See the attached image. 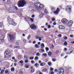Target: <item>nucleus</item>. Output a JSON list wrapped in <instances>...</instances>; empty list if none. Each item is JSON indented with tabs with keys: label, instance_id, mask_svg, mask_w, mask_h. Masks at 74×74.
I'll return each mask as SVG.
<instances>
[{
	"label": "nucleus",
	"instance_id": "nucleus-51",
	"mask_svg": "<svg viewBox=\"0 0 74 74\" xmlns=\"http://www.w3.org/2000/svg\"><path fill=\"white\" fill-rule=\"evenodd\" d=\"M54 48V46L52 45V47H51V49H53Z\"/></svg>",
	"mask_w": 74,
	"mask_h": 74
},
{
	"label": "nucleus",
	"instance_id": "nucleus-32",
	"mask_svg": "<svg viewBox=\"0 0 74 74\" xmlns=\"http://www.w3.org/2000/svg\"><path fill=\"white\" fill-rule=\"evenodd\" d=\"M43 55V56H47V54L45 53H44L42 54Z\"/></svg>",
	"mask_w": 74,
	"mask_h": 74
},
{
	"label": "nucleus",
	"instance_id": "nucleus-45",
	"mask_svg": "<svg viewBox=\"0 0 74 74\" xmlns=\"http://www.w3.org/2000/svg\"><path fill=\"white\" fill-rule=\"evenodd\" d=\"M14 7L15 8V10H18V8H17L16 6H14Z\"/></svg>",
	"mask_w": 74,
	"mask_h": 74
},
{
	"label": "nucleus",
	"instance_id": "nucleus-31",
	"mask_svg": "<svg viewBox=\"0 0 74 74\" xmlns=\"http://www.w3.org/2000/svg\"><path fill=\"white\" fill-rule=\"evenodd\" d=\"M4 71V70H2L1 71V72L0 73V74H3V73Z\"/></svg>",
	"mask_w": 74,
	"mask_h": 74
},
{
	"label": "nucleus",
	"instance_id": "nucleus-54",
	"mask_svg": "<svg viewBox=\"0 0 74 74\" xmlns=\"http://www.w3.org/2000/svg\"><path fill=\"white\" fill-rule=\"evenodd\" d=\"M14 61H15V63H16V62H17V59H15Z\"/></svg>",
	"mask_w": 74,
	"mask_h": 74
},
{
	"label": "nucleus",
	"instance_id": "nucleus-59",
	"mask_svg": "<svg viewBox=\"0 0 74 74\" xmlns=\"http://www.w3.org/2000/svg\"><path fill=\"white\" fill-rule=\"evenodd\" d=\"M55 20V19L54 18H53L52 19V21H54Z\"/></svg>",
	"mask_w": 74,
	"mask_h": 74
},
{
	"label": "nucleus",
	"instance_id": "nucleus-10",
	"mask_svg": "<svg viewBox=\"0 0 74 74\" xmlns=\"http://www.w3.org/2000/svg\"><path fill=\"white\" fill-rule=\"evenodd\" d=\"M61 22L63 23L66 24L67 22V20L65 18L61 20Z\"/></svg>",
	"mask_w": 74,
	"mask_h": 74
},
{
	"label": "nucleus",
	"instance_id": "nucleus-41",
	"mask_svg": "<svg viewBox=\"0 0 74 74\" xmlns=\"http://www.w3.org/2000/svg\"><path fill=\"white\" fill-rule=\"evenodd\" d=\"M42 63H43V66H45V65L46 64L44 62H43Z\"/></svg>",
	"mask_w": 74,
	"mask_h": 74
},
{
	"label": "nucleus",
	"instance_id": "nucleus-18",
	"mask_svg": "<svg viewBox=\"0 0 74 74\" xmlns=\"http://www.w3.org/2000/svg\"><path fill=\"white\" fill-rule=\"evenodd\" d=\"M9 11L10 12H12V13H15V11L12 10H9Z\"/></svg>",
	"mask_w": 74,
	"mask_h": 74
},
{
	"label": "nucleus",
	"instance_id": "nucleus-49",
	"mask_svg": "<svg viewBox=\"0 0 74 74\" xmlns=\"http://www.w3.org/2000/svg\"><path fill=\"white\" fill-rule=\"evenodd\" d=\"M20 63H21V64H22V63H23V61L21 60L20 61Z\"/></svg>",
	"mask_w": 74,
	"mask_h": 74
},
{
	"label": "nucleus",
	"instance_id": "nucleus-52",
	"mask_svg": "<svg viewBox=\"0 0 74 74\" xmlns=\"http://www.w3.org/2000/svg\"><path fill=\"white\" fill-rule=\"evenodd\" d=\"M5 73H8V70H6L5 71Z\"/></svg>",
	"mask_w": 74,
	"mask_h": 74
},
{
	"label": "nucleus",
	"instance_id": "nucleus-47",
	"mask_svg": "<svg viewBox=\"0 0 74 74\" xmlns=\"http://www.w3.org/2000/svg\"><path fill=\"white\" fill-rule=\"evenodd\" d=\"M30 37H31V36L29 35L28 36L27 38V39H30Z\"/></svg>",
	"mask_w": 74,
	"mask_h": 74
},
{
	"label": "nucleus",
	"instance_id": "nucleus-8",
	"mask_svg": "<svg viewBox=\"0 0 74 74\" xmlns=\"http://www.w3.org/2000/svg\"><path fill=\"white\" fill-rule=\"evenodd\" d=\"M9 36L10 38V40L11 41H12V40H14V35L10 34L9 35Z\"/></svg>",
	"mask_w": 74,
	"mask_h": 74
},
{
	"label": "nucleus",
	"instance_id": "nucleus-36",
	"mask_svg": "<svg viewBox=\"0 0 74 74\" xmlns=\"http://www.w3.org/2000/svg\"><path fill=\"white\" fill-rule=\"evenodd\" d=\"M31 63L32 64H33L34 63H35V62L33 60L31 61Z\"/></svg>",
	"mask_w": 74,
	"mask_h": 74
},
{
	"label": "nucleus",
	"instance_id": "nucleus-4",
	"mask_svg": "<svg viewBox=\"0 0 74 74\" xmlns=\"http://www.w3.org/2000/svg\"><path fill=\"white\" fill-rule=\"evenodd\" d=\"M8 22H10V25H14V26H16V24L12 21V19H11V18L10 17H8Z\"/></svg>",
	"mask_w": 74,
	"mask_h": 74
},
{
	"label": "nucleus",
	"instance_id": "nucleus-50",
	"mask_svg": "<svg viewBox=\"0 0 74 74\" xmlns=\"http://www.w3.org/2000/svg\"><path fill=\"white\" fill-rule=\"evenodd\" d=\"M24 58H25L26 59H27V57L26 56H24Z\"/></svg>",
	"mask_w": 74,
	"mask_h": 74
},
{
	"label": "nucleus",
	"instance_id": "nucleus-21",
	"mask_svg": "<svg viewBox=\"0 0 74 74\" xmlns=\"http://www.w3.org/2000/svg\"><path fill=\"white\" fill-rule=\"evenodd\" d=\"M39 37H40L38 36V35H36L35 36V38L36 39H38V38H39Z\"/></svg>",
	"mask_w": 74,
	"mask_h": 74
},
{
	"label": "nucleus",
	"instance_id": "nucleus-53",
	"mask_svg": "<svg viewBox=\"0 0 74 74\" xmlns=\"http://www.w3.org/2000/svg\"><path fill=\"white\" fill-rule=\"evenodd\" d=\"M45 13H46V14H47V13H48V11H47V10H45Z\"/></svg>",
	"mask_w": 74,
	"mask_h": 74
},
{
	"label": "nucleus",
	"instance_id": "nucleus-48",
	"mask_svg": "<svg viewBox=\"0 0 74 74\" xmlns=\"http://www.w3.org/2000/svg\"><path fill=\"white\" fill-rule=\"evenodd\" d=\"M30 21H31L32 22H33L34 20L32 19V18H30Z\"/></svg>",
	"mask_w": 74,
	"mask_h": 74
},
{
	"label": "nucleus",
	"instance_id": "nucleus-29",
	"mask_svg": "<svg viewBox=\"0 0 74 74\" xmlns=\"http://www.w3.org/2000/svg\"><path fill=\"white\" fill-rule=\"evenodd\" d=\"M51 10H54L55 9V8L53 6L51 7Z\"/></svg>",
	"mask_w": 74,
	"mask_h": 74
},
{
	"label": "nucleus",
	"instance_id": "nucleus-35",
	"mask_svg": "<svg viewBox=\"0 0 74 74\" xmlns=\"http://www.w3.org/2000/svg\"><path fill=\"white\" fill-rule=\"evenodd\" d=\"M33 59H34V58H33V57H31L30 58L29 60H33Z\"/></svg>",
	"mask_w": 74,
	"mask_h": 74
},
{
	"label": "nucleus",
	"instance_id": "nucleus-12",
	"mask_svg": "<svg viewBox=\"0 0 74 74\" xmlns=\"http://www.w3.org/2000/svg\"><path fill=\"white\" fill-rule=\"evenodd\" d=\"M59 29H60L61 30H62L64 29V27L63 25H60L59 26Z\"/></svg>",
	"mask_w": 74,
	"mask_h": 74
},
{
	"label": "nucleus",
	"instance_id": "nucleus-13",
	"mask_svg": "<svg viewBox=\"0 0 74 74\" xmlns=\"http://www.w3.org/2000/svg\"><path fill=\"white\" fill-rule=\"evenodd\" d=\"M25 19L26 21H30V18L28 17V16L26 17Z\"/></svg>",
	"mask_w": 74,
	"mask_h": 74
},
{
	"label": "nucleus",
	"instance_id": "nucleus-58",
	"mask_svg": "<svg viewBox=\"0 0 74 74\" xmlns=\"http://www.w3.org/2000/svg\"><path fill=\"white\" fill-rule=\"evenodd\" d=\"M48 29H50V28H51V26H50V25H49L48 26Z\"/></svg>",
	"mask_w": 74,
	"mask_h": 74
},
{
	"label": "nucleus",
	"instance_id": "nucleus-60",
	"mask_svg": "<svg viewBox=\"0 0 74 74\" xmlns=\"http://www.w3.org/2000/svg\"><path fill=\"white\" fill-rule=\"evenodd\" d=\"M48 60H45V62L47 63V62H48Z\"/></svg>",
	"mask_w": 74,
	"mask_h": 74
},
{
	"label": "nucleus",
	"instance_id": "nucleus-46",
	"mask_svg": "<svg viewBox=\"0 0 74 74\" xmlns=\"http://www.w3.org/2000/svg\"><path fill=\"white\" fill-rule=\"evenodd\" d=\"M23 41H24V43H26V40L25 39H23Z\"/></svg>",
	"mask_w": 74,
	"mask_h": 74
},
{
	"label": "nucleus",
	"instance_id": "nucleus-22",
	"mask_svg": "<svg viewBox=\"0 0 74 74\" xmlns=\"http://www.w3.org/2000/svg\"><path fill=\"white\" fill-rule=\"evenodd\" d=\"M3 26V24L2 23H0V27H1Z\"/></svg>",
	"mask_w": 74,
	"mask_h": 74
},
{
	"label": "nucleus",
	"instance_id": "nucleus-28",
	"mask_svg": "<svg viewBox=\"0 0 74 74\" xmlns=\"http://www.w3.org/2000/svg\"><path fill=\"white\" fill-rule=\"evenodd\" d=\"M36 56H40V53H39L37 52L36 53Z\"/></svg>",
	"mask_w": 74,
	"mask_h": 74
},
{
	"label": "nucleus",
	"instance_id": "nucleus-55",
	"mask_svg": "<svg viewBox=\"0 0 74 74\" xmlns=\"http://www.w3.org/2000/svg\"><path fill=\"white\" fill-rule=\"evenodd\" d=\"M56 25V22H54L53 23V25Z\"/></svg>",
	"mask_w": 74,
	"mask_h": 74
},
{
	"label": "nucleus",
	"instance_id": "nucleus-23",
	"mask_svg": "<svg viewBox=\"0 0 74 74\" xmlns=\"http://www.w3.org/2000/svg\"><path fill=\"white\" fill-rule=\"evenodd\" d=\"M11 71H14V70H15V69L14 67H12L11 68Z\"/></svg>",
	"mask_w": 74,
	"mask_h": 74
},
{
	"label": "nucleus",
	"instance_id": "nucleus-26",
	"mask_svg": "<svg viewBox=\"0 0 74 74\" xmlns=\"http://www.w3.org/2000/svg\"><path fill=\"white\" fill-rule=\"evenodd\" d=\"M48 55L49 56H51V55H52V52H49L48 53Z\"/></svg>",
	"mask_w": 74,
	"mask_h": 74
},
{
	"label": "nucleus",
	"instance_id": "nucleus-40",
	"mask_svg": "<svg viewBox=\"0 0 74 74\" xmlns=\"http://www.w3.org/2000/svg\"><path fill=\"white\" fill-rule=\"evenodd\" d=\"M45 49L46 51H49V48L48 47H46L45 48Z\"/></svg>",
	"mask_w": 74,
	"mask_h": 74
},
{
	"label": "nucleus",
	"instance_id": "nucleus-43",
	"mask_svg": "<svg viewBox=\"0 0 74 74\" xmlns=\"http://www.w3.org/2000/svg\"><path fill=\"white\" fill-rule=\"evenodd\" d=\"M64 45H67V42H64Z\"/></svg>",
	"mask_w": 74,
	"mask_h": 74
},
{
	"label": "nucleus",
	"instance_id": "nucleus-16",
	"mask_svg": "<svg viewBox=\"0 0 74 74\" xmlns=\"http://www.w3.org/2000/svg\"><path fill=\"white\" fill-rule=\"evenodd\" d=\"M41 48H44L45 47V46H44V44L42 43L41 44Z\"/></svg>",
	"mask_w": 74,
	"mask_h": 74
},
{
	"label": "nucleus",
	"instance_id": "nucleus-14",
	"mask_svg": "<svg viewBox=\"0 0 74 74\" xmlns=\"http://www.w3.org/2000/svg\"><path fill=\"white\" fill-rule=\"evenodd\" d=\"M44 15V13H42L39 15V17H40V18H42Z\"/></svg>",
	"mask_w": 74,
	"mask_h": 74
},
{
	"label": "nucleus",
	"instance_id": "nucleus-44",
	"mask_svg": "<svg viewBox=\"0 0 74 74\" xmlns=\"http://www.w3.org/2000/svg\"><path fill=\"white\" fill-rule=\"evenodd\" d=\"M69 36L70 37H71V38H73L74 36L73 35H69Z\"/></svg>",
	"mask_w": 74,
	"mask_h": 74
},
{
	"label": "nucleus",
	"instance_id": "nucleus-19",
	"mask_svg": "<svg viewBox=\"0 0 74 74\" xmlns=\"http://www.w3.org/2000/svg\"><path fill=\"white\" fill-rule=\"evenodd\" d=\"M59 53V51L58 50H56L55 52L56 54H58Z\"/></svg>",
	"mask_w": 74,
	"mask_h": 74
},
{
	"label": "nucleus",
	"instance_id": "nucleus-5",
	"mask_svg": "<svg viewBox=\"0 0 74 74\" xmlns=\"http://www.w3.org/2000/svg\"><path fill=\"white\" fill-rule=\"evenodd\" d=\"M64 73V69L63 68H60L58 70V73L57 74H63Z\"/></svg>",
	"mask_w": 74,
	"mask_h": 74
},
{
	"label": "nucleus",
	"instance_id": "nucleus-34",
	"mask_svg": "<svg viewBox=\"0 0 74 74\" xmlns=\"http://www.w3.org/2000/svg\"><path fill=\"white\" fill-rule=\"evenodd\" d=\"M42 71H43V72H45V71H47V69H44Z\"/></svg>",
	"mask_w": 74,
	"mask_h": 74
},
{
	"label": "nucleus",
	"instance_id": "nucleus-39",
	"mask_svg": "<svg viewBox=\"0 0 74 74\" xmlns=\"http://www.w3.org/2000/svg\"><path fill=\"white\" fill-rule=\"evenodd\" d=\"M48 64L49 66H51V62H48Z\"/></svg>",
	"mask_w": 74,
	"mask_h": 74
},
{
	"label": "nucleus",
	"instance_id": "nucleus-24",
	"mask_svg": "<svg viewBox=\"0 0 74 74\" xmlns=\"http://www.w3.org/2000/svg\"><path fill=\"white\" fill-rule=\"evenodd\" d=\"M68 38L66 36H64V40H67Z\"/></svg>",
	"mask_w": 74,
	"mask_h": 74
},
{
	"label": "nucleus",
	"instance_id": "nucleus-42",
	"mask_svg": "<svg viewBox=\"0 0 74 74\" xmlns=\"http://www.w3.org/2000/svg\"><path fill=\"white\" fill-rule=\"evenodd\" d=\"M25 63H27L28 62V60H26L25 61Z\"/></svg>",
	"mask_w": 74,
	"mask_h": 74
},
{
	"label": "nucleus",
	"instance_id": "nucleus-61",
	"mask_svg": "<svg viewBox=\"0 0 74 74\" xmlns=\"http://www.w3.org/2000/svg\"><path fill=\"white\" fill-rule=\"evenodd\" d=\"M40 66H43V64L42 63H40Z\"/></svg>",
	"mask_w": 74,
	"mask_h": 74
},
{
	"label": "nucleus",
	"instance_id": "nucleus-56",
	"mask_svg": "<svg viewBox=\"0 0 74 74\" xmlns=\"http://www.w3.org/2000/svg\"><path fill=\"white\" fill-rule=\"evenodd\" d=\"M26 68H29V66L27 65H25Z\"/></svg>",
	"mask_w": 74,
	"mask_h": 74
},
{
	"label": "nucleus",
	"instance_id": "nucleus-9",
	"mask_svg": "<svg viewBox=\"0 0 74 74\" xmlns=\"http://www.w3.org/2000/svg\"><path fill=\"white\" fill-rule=\"evenodd\" d=\"M73 23V22L72 21H70L68 23L67 25L68 26L70 27L72 25Z\"/></svg>",
	"mask_w": 74,
	"mask_h": 74
},
{
	"label": "nucleus",
	"instance_id": "nucleus-57",
	"mask_svg": "<svg viewBox=\"0 0 74 74\" xmlns=\"http://www.w3.org/2000/svg\"><path fill=\"white\" fill-rule=\"evenodd\" d=\"M16 45H19V42H16Z\"/></svg>",
	"mask_w": 74,
	"mask_h": 74
},
{
	"label": "nucleus",
	"instance_id": "nucleus-20",
	"mask_svg": "<svg viewBox=\"0 0 74 74\" xmlns=\"http://www.w3.org/2000/svg\"><path fill=\"white\" fill-rule=\"evenodd\" d=\"M34 69H32L31 71V73H34Z\"/></svg>",
	"mask_w": 74,
	"mask_h": 74
},
{
	"label": "nucleus",
	"instance_id": "nucleus-1",
	"mask_svg": "<svg viewBox=\"0 0 74 74\" xmlns=\"http://www.w3.org/2000/svg\"><path fill=\"white\" fill-rule=\"evenodd\" d=\"M4 58L6 59L7 58H9L11 57V54L10 53V49H8L5 51L4 52Z\"/></svg>",
	"mask_w": 74,
	"mask_h": 74
},
{
	"label": "nucleus",
	"instance_id": "nucleus-64",
	"mask_svg": "<svg viewBox=\"0 0 74 74\" xmlns=\"http://www.w3.org/2000/svg\"><path fill=\"white\" fill-rule=\"evenodd\" d=\"M12 47V45H9V47H10V48H11Z\"/></svg>",
	"mask_w": 74,
	"mask_h": 74
},
{
	"label": "nucleus",
	"instance_id": "nucleus-15",
	"mask_svg": "<svg viewBox=\"0 0 74 74\" xmlns=\"http://www.w3.org/2000/svg\"><path fill=\"white\" fill-rule=\"evenodd\" d=\"M0 39L1 40L3 39V35L0 34Z\"/></svg>",
	"mask_w": 74,
	"mask_h": 74
},
{
	"label": "nucleus",
	"instance_id": "nucleus-6",
	"mask_svg": "<svg viewBox=\"0 0 74 74\" xmlns=\"http://www.w3.org/2000/svg\"><path fill=\"white\" fill-rule=\"evenodd\" d=\"M30 27L32 30H35V29H37V27L36 25L32 24L30 25Z\"/></svg>",
	"mask_w": 74,
	"mask_h": 74
},
{
	"label": "nucleus",
	"instance_id": "nucleus-30",
	"mask_svg": "<svg viewBox=\"0 0 74 74\" xmlns=\"http://www.w3.org/2000/svg\"><path fill=\"white\" fill-rule=\"evenodd\" d=\"M62 34H59L58 35V37H62Z\"/></svg>",
	"mask_w": 74,
	"mask_h": 74
},
{
	"label": "nucleus",
	"instance_id": "nucleus-62",
	"mask_svg": "<svg viewBox=\"0 0 74 74\" xmlns=\"http://www.w3.org/2000/svg\"><path fill=\"white\" fill-rule=\"evenodd\" d=\"M50 70L51 71H53V68H51L50 69Z\"/></svg>",
	"mask_w": 74,
	"mask_h": 74
},
{
	"label": "nucleus",
	"instance_id": "nucleus-33",
	"mask_svg": "<svg viewBox=\"0 0 74 74\" xmlns=\"http://www.w3.org/2000/svg\"><path fill=\"white\" fill-rule=\"evenodd\" d=\"M49 74H54V72H53V71L49 72Z\"/></svg>",
	"mask_w": 74,
	"mask_h": 74
},
{
	"label": "nucleus",
	"instance_id": "nucleus-27",
	"mask_svg": "<svg viewBox=\"0 0 74 74\" xmlns=\"http://www.w3.org/2000/svg\"><path fill=\"white\" fill-rule=\"evenodd\" d=\"M37 59H38V56H36L35 58V60H37Z\"/></svg>",
	"mask_w": 74,
	"mask_h": 74
},
{
	"label": "nucleus",
	"instance_id": "nucleus-25",
	"mask_svg": "<svg viewBox=\"0 0 74 74\" xmlns=\"http://www.w3.org/2000/svg\"><path fill=\"white\" fill-rule=\"evenodd\" d=\"M21 58V55H19L17 56V58H18V59H20Z\"/></svg>",
	"mask_w": 74,
	"mask_h": 74
},
{
	"label": "nucleus",
	"instance_id": "nucleus-3",
	"mask_svg": "<svg viewBox=\"0 0 74 74\" xmlns=\"http://www.w3.org/2000/svg\"><path fill=\"white\" fill-rule=\"evenodd\" d=\"M34 6L38 10H41L42 7H44V5L40 4L38 2L35 3Z\"/></svg>",
	"mask_w": 74,
	"mask_h": 74
},
{
	"label": "nucleus",
	"instance_id": "nucleus-17",
	"mask_svg": "<svg viewBox=\"0 0 74 74\" xmlns=\"http://www.w3.org/2000/svg\"><path fill=\"white\" fill-rule=\"evenodd\" d=\"M14 48H16V49H19L20 48V47L19 46H17L14 47Z\"/></svg>",
	"mask_w": 74,
	"mask_h": 74
},
{
	"label": "nucleus",
	"instance_id": "nucleus-7",
	"mask_svg": "<svg viewBox=\"0 0 74 74\" xmlns=\"http://www.w3.org/2000/svg\"><path fill=\"white\" fill-rule=\"evenodd\" d=\"M60 11V10H59V9L58 8L57 9V10H56V11L53 12V13L55 15H57V14H58L59 12Z\"/></svg>",
	"mask_w": 74,
	"mask_h": 74
},
{
	"label": "nucleus",
	"instance_id": "nucleus-11",
	"mask_svg": "<svg viewBox=\"0 0 74 74\" xmlns=\"http://www.w3.org/2000/svg\"><path fill=\"white\" fill-rule=\"evenodd\" d=\"M71 6H69L66 7V10H68L69 11H71Z\"/></svg>",
	"mask_w": 74,
	"mask_h": 74
},
{
	"label": "nucleus",
	"instance_id": "nucleus-2",
	"mask_svg": "<svg viewBox=\"0 0 74 74\" xmlns=\"http://www.w3.org/2000/svg\"><path fill=\"white\" fill-rule=\"evenodd\" d=\"M26 4V1L24 0H20L18 2V7H23Z\"/></svg>",
	"mask_w": 74,
	"mask_h": 74
},
{
	"label": "nucleus",
	"instance_id": "nucleus-37",
	"mask_svg": "<svg viewBox=\"0 0 74 74\" xmlns=\"http://www.w3.org/2000/svg\"><path fill=\"white\" fill-rule=\"evenodd\" d=\"M52 61L53 62H55V61H56V58H55L54 59H53V58H52Z\"/></svg>",
	"mask_w": 74,
	"mask_h": 74
},
{
	"label": "nucleus",
	"instance_id": "nucleus-63",
	"mask_svg": "<svg viewBox=\"0 0 74 74\" xmlns=\"http://www.w3.org/2000/svg\"><path fill=\"white\" fill-rule=\"evenodd\" d=\"M41 51H42V52H44V49H41Z\"/></svg>",
	"mask_w": 74,
	"mask_h": 74
},
{
	"label": "nucleus",
	"instance_id": "nucleus-38",
	"mask_svg": "<svg viewBox=\"0 0 74 74\" xmlns=\"http://www.w3.org/2000/svg\"><path fill=\"white\" fill-rule=\"evenodd\" d=\"M39 39V41H41L42 40V39L41 38V37H39V38L38 39Z\"/></svg>",
	"mask_w": 74,
	"mask_h": 74
}]
</instances>
